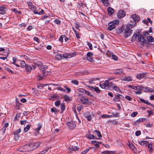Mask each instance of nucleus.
Instances as JSON below:
<instances>
[{
    "label": "nucleus",
    "instance_id": "64",
    "mask_svg": "<svg viewBox=\"0 0 154 154\" xmlns=\"http://www.w3.org/2000/svg\"><path fill=\"white\" fill-rule=\"evenodd\" d=\"M60 101L58 100V101L55 102V104L56 106L58 107L60 105Z\"/></svg>",
    "mask_w": 154,
    "mask_h": 154
},
{
    "label": "nucleus",
    "instance_id": "14",
    "mask_svg": "<svg viewBox=\"0 0 154 154\" xmlns=\"http://www.w3.org/2000/svg\"><path fill=\"white\" fill-rule=\"evenodd\" d=\"M12 60H13V63L14 65L17 67H20V66L18 64V63H19L20 62V60L17 59L14 57H13Z\"/></svg>",
    "mask_w": 154,
    "mask_h": 154
},
{
    "label": "nucleus",
    "instance_id": "31",
    "mask_svg": "<svg viewBox=\"0 0 154 154\" xmlns=\"http://www.w3.org/2000/svg\"><path fill=\"white\" fill-rule=\"evenodd\" d=\"M101 1L105 6H108L109 5V0H101Z\"/></svg>",
    "mask_w": 154,
    "mask_h": 154
},
{
    "label": "nucleus",
    "instance_id": "55",
    "mask_svg": "<svg viewBox=\"0 0 154 154\" xmlns=\"http://www.w3.org/2000/svg\"><path fill=\"white\" fill-rule=\"evenodd\" d=\"M71 149L73 151H76L79 150V148L77 146H72L71 148Z\"/></svg>",
    "mask_w": 154,
    "mask_h": 154
},
{
    "label": "nucleus",
    "instance_id": "38",
    "mask_svg": "<svg viewBox=\"0 0 154 154\" xmlns=\"http://www.w3.org/2000/svg\"><path fill=\"white\" fill-rule=\"evenodd\" d=\"M94 132L95 133L96 135L98 136L99 137H102V135L100 133V131L95 130L94 131Z\"/></svg>",
    "mask_w": 154,
    "mask_h": 154
},
{
    "label": "nucleus",
    "instance_id": "35",
    "mask_svg": "<svg viewBox=\"0 0 154 154\" xmlns=\"http://www.w3.org/2000/svg\"><path fill=\"white\" fill-rule=\"evenodd\" d=\"M64 101L66 102H68L71 100V98L69 96L66 95L64 96Z\"/></svg>",
    "mask_w": 154,
    "mask_h": 154
},
{
    "label": "nucleus",
    "instance_id": "63",
    "mask_svg": "<svg viewBox=\"0 0 154 154\" xmlns=\"http://www.w3.org/2000/svg\"><path fill=\"white\" fill-rule=\"evenodd\" d=\"M116 96L119 99L124 98V97L123 96L119 94H117L116 95Z\"/></svg>",
    "mask_w": 154,
    "mask_h": 154
},
{
    "label": "nucleus",
    "instance_id": "36",
    "mask_svg": "<svg viewBox=\"0 0 154 154\" xmlns=\"http://www.w3.org/2000/svg\"><path fill=\"white\" fill-rule=\"evenodd\" d=\"M87 137L89 139H99L100 138H97L93 134H89L88 136Z\"/></svg>",
    "mask_w": 154,
    "mask_h": 154
},
{
    "label": "nucleus",
    "instance_id": "28",
    "mask_svg": "<svg viewBox=\"0 0 154 154\" xmlns=\"http://www.w3.org/2000/svg\"><path fill=\"white\" fill-rule=\"evenodd\" d=\"M149 142L148 141L144 140L139 141H138V143L139 144L143 146L144 145L146 146Z\"/></svg>",
    "mask_w": 154,
    "mask_h": 154
},
{
    "label": "nucleus",
    "instance_id": "26",
    "mask_svg": "<svg viewBox=\"0 0 154 154\" xmlns=\"http://www.w3.org/2000/svg\"><path fill=\"white\" fill-rule=\"evenodd\" d=\"M76 91L81 93L80 94H85L86 90L84 88H79L76 90Z\"/></svg>",
    "mask_w": 154,
    "mask_h": 154
},
{
    "label": "nucleus",
    "instance_id": "47",
    "mask_svg": "<svg viewBox=\"0 0 154 154\" xmlns=\"http://www.w3.org/2000/svg\"><path fill=\"white\" fill-rule=\"evenodd\" d=\"M5 69L6 70L8 71L9 73L12 74H14V72L11 70L9 68L6 67L5 68Z\"/></svg>",
    "mask_w": 154,
    "mask_h": 154
},
{
    "label": "nucleus",
    "instance_id": "37",
    "mask_svg": "<svg viewBox=\"0 0 154 154\" xmlns=\"http://www.w3.org/2000/svg\"><path fill=\"white\" fill-rule=\"evenodd\" d=\"M30 125H27L24 128L23 131L25 133L27 132L29 130L30 128Z\"/></svg>",
    "mask_w": 154,
    "mask_h": 154
},
{
    "label": "nucleus",
    "instance_id": "51",
    "mask_svg": "<svg viewBox=\"0 0 154 154\" xmlns=\"http://www.w3.org/2000/svg\"><path fill=\"white\" fill-rule=\"evenodd\" d=\"M146 120V119L145 118H140L138 119V121L141 123L145 121Z\"/></svg>",
    "mask_w": 154,
    "mask_h": 154
},
{
    "label": "nucleus",
    "instance_id": "6",
    "mask_svg": "<svg viewBox=\"0 0 154 154\" xmlns=\"http://www.w3.org/2000/svg\"><path fill=\"white\" fill-rule=\"evenodd\" d=\"M126 13L124 10H120L119 11L117 14V17L119 18L120 19L125 17Z\"/></svg>",
    "mask_w": 154,
    "mask_h": 154
},
{
    "label": "nucleus",
    "instance_id": "50",
    "mask_svg": "<svg viewBox=\"0 0 154 154\" xmlns=\"http://www.w3.org/2000/svg\"><path fill=\"white\" fill-rule=\"evenodd\" d=\"M63 87L67 90V93H69L71 91V89L70 88L67 87L66 86L64 85Z\"/></svg>",
    "mask_w": 154,
    "mask_h": 154
},
{
    "label": "nucleus",
    "instance_id": "54",
    "mask_svg": "<svg viewBox=\"0 0 154 154\" xmlns=\"http://www.w3.org/2000/svg\"><path fill=\"white\" fill-rule=\"evenodd\" d=\"M87 59L89 61L92 62H94V60L91 57H87Z\"/></svg>",
    "mask_w": 154,
    "mask_h": 154
},
{
    "label": "nucleus",
    "instance_id": "27",
    "mask_svg": "<svg viewBox=\"0 0 154 154\" xmlns=\"http://www.w3.org/2000/svg\"><path fill=\"white\" fill-rule=\"evenodd\" d=\"M107 11L109 15H111L112 14L114 13V10L112 8L110 7H109L107 8Z\"/></svg>",
    "mask_w": 154,
    "mask_h": 154
},
{
    "label": "nucleus",
    "instance_id": "13",
    "mask_svg": "<svg viewBox=\"0 0 154 154\" xmlns=\"http://www.w3.org/2000/svg\"><path fill=\"white\" fill-rule=\"evenodd\" d=\"M38 127L36 128L35 130L34 134L36 136L39 133V131L41 129L42 127V125L40 123H38L37 124Z\"/></svg>",
    "mask_w": 154,
    "mask_h": 154
},
{
    "label": "nucleus",
    "instance_id": "22",
    "mask_svg": "<svg viewBox=\"0 0 154 154\" xmlns=\"http://www.w3.org/2000/svg\"><path fill=\"white\" fill-rule=\"evenodd\" d=\"M140 101L141 102H142V103H145L147 105H148L150 106H152L154 108V106L152 104L150 103L149 102L145 100H144L143 99H142V98L140 99Z\"/></svg>",
    "mask_w": 154,
    "mask_h": 154
},
{
    "label": "nucleus",
    "instance_id": "58",
    "mask_svg": "<svg viewBox=\"0 0 154 154\" xmlns=\"http://www.w3.org/2000/svg\"><path fill=\"white\" fill-rule=\"evenodd\" d=\"M125 98L129 101H131L132 100V97L128 95L126 96L125 97Z\"/></svg>",
    "mask_w": 154,
    "mask_h": 154
},
{
    "label": "nucleus",
    "instance_id": "18",
    "mask_svg": "<svg viewBox=\"0 0 154 154\" xmlns=\"http://www.w3.org/2000/svg\"><path fill=\"white\" fill-rule=\"evenodd\" d=\"M110 86L114 90L120 92L121 91L119 89V87L113 84L112 82H110Z\"/></svg>",
    "mask_w": 154,
    "mask_h": 154
},
{
    "label": "nucleus",
    "instance_id": "52",
    "mask_svg": "<svg viewBox=\"0 0 154 154\" xmlns=\"http://www.w3.org/2000/svg\"><path fill=\"white\" fill-rule=\"evenodd\" d=\"M71 82L72 84L78 85L79 84V82L76 80H72Z\"/></svg>",
    "mask_w": 154,
    "mask_h": 154
},
{
    "label": "nucleus",
    "instance_id": "8",
    "mask_svg": "<svg viewBox=\"0 0 154 154\" xmlns=\"http://www.w3.org/2000/svg\"><path fill=\"white\" fill-rule=\"evenodd\" d=\"M66 124L69 128L71 129L74 128L76 127V124L74 122H67Z\"/></svg>",
    "mask_w": 154,
    "mask_h": 154
},
{
    "label": "nucleus",
    "instance_id": "4",
    "mask_svg": "<svg viewBox=\"0 0 154 154\" xmlns=\"http://www.w3.org/2000/svg\"><path fill=\"white\" fill-rule=\"evenodd\" d=\"M100 87L103 89L108 88L110 86V84L109 80H106L103 83L100 84Z\"/></svg>",
    "mask_w": 154,
    "mask_h": 154
},
{
    "label": "nucleus",
    "instance_id": "41",
    "mask_svg": "<svg viewBox=\"0 0 154 154\" xmlns=\"http://www.w3.org/2000/svg\"><path fill=\"white\" fill-rule=\"evenodd\" d=\"M129 148L132 150H134L135 149V147L134 145L132 143H129Z\"/></svg>",
    "mask_w": 154,
    "mask_h": 154
},
{
    "label": "nucleus",
    "instance_id": "3",
    "mask_svg": "<svg viewBox=\"0 0 154 154\" xmlns=\"http://www.w3.org/2000/svg\"><path fill=\"white\" fill-rule=\"evenodd\" d=\"M48 68V66L46 65H42L39 67V69L41 71L43 72H44L43 73V74L45 76L46 75L49 74V72H45L47 70Z\"/></svg>",
    "mask_w": 154,
    "mask_h": 154
},
{
    "label": "nucleus",
    "instance_id": "24",
    "mask_svg": "<svg viewBox=\"0 0 154 154\" xmlns=\"http://www.w3.org/2000/svg\"><path fill=\"white\" fill-rule=\"evenodd\" d=\"M5 7L0 5V14H4L6 13L5 11Z\"/></svg>",
    "mask_w": 154,
    "mask_h": 154
},
{
    "label": "nucleus",
    "instance_id": "43",
    "mask_svg": "<svg viewBox=\"0 0 154 154\" xmlns=\"http://www.w3.org/2000/svg\"><path fill=\"white\" fill-rule=\"evenodd\" d=\"M60 108L61 109V111L62 112H63L65 110V105L64 103H62L60 104Z\"/></svg>",
    "mask_w": 154,
    "mask_h": 154
},
{
    "label": "nucleus",
    "instance_id": "21",
    "mask_svg": "<svg viewBox=\"0 0 154 154\" xmlns=\"http://www.w3.org/2000/svg\"><path fill=\"white\" fill-rule=\"evenodd\" d=\"M109 26L107 28V29L109 31L112 30L116 27L115 25L113 24L112 22H110L109 23Z\"/></svg>",
    "mask_w": 154,
    "mask_h": 154
},
{
    "label": "nucleus",
    "instance_id": "49",
    "mask_svg": "<svg viewBox=\"0 0 154 154\" xmlns=\"http://www.w3.org/2000/svg\"><path fill=\"white\" fill-rule=\"evenodd\" d=\"M65 37V35H61L59 38V40L60 42H63V38Z\"/></svg>",
    "mask_w": 154,
    "mask_h": 154
},
{
    "label": "nucleus",
    "instance_id": "62",
    "mask_svg": "<svg viewBox=\"0 0 154 154\" xmlns=\"http://www.w3.org/2000/svg\"><path fill=\"white\" fill-rule=\"evenodd\" d=\"M137 112H134L131 114V116L132 117H134L136 116L137 115Z\"/></svg>",
    "mask_w": 154,
    "mask_h": 154
},
{
    "label": "nucleus",
    "instance_id": "19",
    "mask_svg": "<svg viewBox=\"0 0 154 154\" xmlns=\"http://www.w3.org/2000/svg\"><path fill=\"white\" fill-rule=\"evenodd\" d=\"M29 8L33 11H35L36 9V7L32 4V3L31 2H29L27 3Z\"/></svg>",
    "mask_w": 154,
    "mask_h": 154
},
{
    "label": "nucleus",
    "instance_id": "40",
    "mask_svg": "<svg viewBox=\"0 0 154 154\" xmlns=\"http://www.w3.org/2000/svg\"><path fill=\"white\" fill-rule=\"evenodd\" d=\"M147 20H144L143 21V23H144L147 24L148 23H150L151 24H152V21L150 20V19L149 18H147Z\"/></svg>",
    "mask_w": 154,
    "mask_h": 154
},
{
    "label": "nucleus",
    "instance_id": "20",
    "mask_svg": "<svg viewBox=\"0 0 154 154\" xmlns=\"http://www.w3.org/2000/svg\"><path fill=\"white\" fill-rule=\"evenodd\" d=\"M122 81L126 82H131L133 79L130 76L124 77L122 79Z\"/></svg>",
    "mask_w": 154,
    "mask_h": 154
},
{
    "label": "nucleus",
    "instance_id": "48",
    "mask_svg": "<svg viewBox=\"0 0 154 154\" xmlns=\"http://www.w3.org/2000/svg\"><path fill=\"white\" fill-rule=\"evenodd\" d=\"M50 14H45V15L43 16L41 18V19L42 20H44V19L46 18H47L50 17Z\"/></svg>",
    "mask_w": 154,
    "mask_h": 154
},
{
    "label": "nucleus",
    "instance_id": "1",
    "mask_svg": "<svg viewBox=\"0 0 154 154\" xmlns=\"http://www.w3.org/2000/svg\"><path fill=\"white\" fill-rule=\"evenodd\" d=\"M133 27L132 24H128L126 26L122 25L119 28V32L121 33L123 32L125 38L129 37L132 33L133 30L131 29Z\"/></svg>",
    "mask_w": 154,
    "mask_h": 154
},
{
    "label": "nucleus",
    "instance_id": "11",
    "mask_svg": "<svg viewBox=\"0 0 154 154\" xmlns=\"http://www.w3.org/2000/svg\"><path fill=\"white\" fill-rule=\"evenodd\" d=\"M131 17L134 21L138 22L140 19V17L135 14H132Z\"/></svg>",
    "mask_w": 154,
    "mask_h": 154
},
{
    "label": "nucleus",
    "instance_id": "44",
    "mask_svg": "<svg viewBox=\"0 0 154 154\" xmlns=\"http://www.w3.org/2000/svg\"><path fill=\"white\" fill-rule=\"evenodd\" d=\"M54 22L58 25H60L61 24V21L58 19H56L54 20Z\"/></svg>",
    "mask_w": 154,
    "mask_h": 154
},
{
    "label": "nucleus",
    "instance_id": "45",
    "mask_svg": "<svg viewBox=\"0 0 154 154\" xmlns=\"http://www.w3.org/2000/svg\"><path fill=\"white\" fill-rule=\"evenodd\" d=\"M21 131V130L20 129L14 131V135H19V133H20Z\"/></svg>",
    "mask_w": 154,
    "mask_h": 154
},
{
    "label": "nucleus",
    "instance_id": "42",
    "mask_svg": "<svg viewBox=\"0 0 154 154\" xmlns=\"http://www.w3.org/2000/svg\"><path fill=\"white\" fill-rule=\"evenodd\" d=\"M49 149V147H46L41 151L40 153V154H45L48 150Z\"/></svg>",
    "mask_w": 154,
    "mask_h": 154
},
{
    "label": "nucleus",
    "instance_id": "12",
    "mask_svg": "<svg viewBox=\"0 0 154 154\" xmlns=\"http://www.w3.org/2000/svg\"><path fill=\"white\" fill-rule=\"evenodd\" d=\"M137 39L139 42L142 43H145L146 42V40L143 36L140 34L138 35Z\"/></svg>",
    "mask_w": 154,
    "mask_h": 154
},
{
    "label": "nucleus",
    "instance_id": "53",
    "mask_svg": "<svg viewBox=\"0 0 154 154\" xmlns=\"http://www.w3.org/2000/svg\"><path fill=\"white\" fill-rule=\"evenodd\" d=\"M147 112L148 113V116L149 117L151 115H152L154 113V112L152 110H148Z\"/></svg>",
    "mask_w": 154,
    "mask_h": 154
},
{
    "label": "nucleus",
    "instance_id": "39",
    "mask_svg": "<svg viewBox=\"0 0 154 154\" xmlns=\"http://www.w3.org/2000/svg\"><path fill=\"white\" fill-rule=\"evenodd\" d=\"M146 39L149 42H153V38L152 36H148L146 37Z\"/></svg>",
    "mask_w": 154,
    "mask_h": 154
},
{
    "label": "nucleus",
    "instance_id": "32",
    "mask_svg": "<svg viewBox=\"0 0 154 154\" xmlns=\"http://www.w3.org/2000/svg\"><path fill=\"white\" fill-rule=\"evenodd\" d=\"M20 64L22 68H24L26 66V65L27 64L26 63L25 61L24 60H22L21 61H20Z\"/></svg>",
    "mask_w": 154,
    "mask_h": 154
},
{
    "label": "nucleus",
    "instance_id": "16",
    "mask_svg": "<svg viewBox=\"0 0 154 154\" xmlns=\"http://www.w3.org/2000/svg\"><path fill=\"white\" fill-rule=\"evenodd\" d=\"M146 73H139L137 75V78L139 79H141L143 78L146 75Z\"/></svg>",
    "mask_w": 154,
    "mask_h": 154
},
{
    "label": "nucleus",
    "instance_id": "61",
    "mask_svg": "<svg viewBox=\"0 0 154 154\" xmlns=\"http://www.w3.org/2000/svg\"><path fill=\"white\" fill-rule=\"evenodd\" d=\"M57 89L58 90L64 92H66V90L65 89H63L62 88L60 87L57 88Z\"/></svg>",
    "mask_w": 154,
    "mask_h": 154
},
{
    "label": "nucleus",
    "instance_id": "59",
    "mask_svg": "<svg viewBox=\"0 0 154 154\" xmlns=\"http://www.w3.org/2000/svg\"><path fill=\"white\" fill-rule=\"evenodd\" d=\"M144 87L142 86L138 85L137 90L141 91L143 89L144 90Z\"/></svg>",
    "mask_w": 154,
    "mask_h": 154
},
{
    "label": "nucleus",
    "instance_id": "34",
    "mask_svg": "<svg viewBox=\"0 0 154 154\" xmlns=\"http://www.w3.org/2000/svg\"><path fill=\"white\" fill-rule=\"evenodd\" d=\"M123 72V70L122 69H117L115 70L114 72V73L116 74H120Z\"/></svg>",
    "mask_w": 154,
    "mask_h": 154
},
{
    "label": "nucleus",
    "instance_id": "25",
    "mask_svg": "<svg viewBox=\"0 0 154 154\" xmlns=\"http://www.w3.org/2000/svg\"><path fill=\"white\" fill-rule=\"evenodd\" d=\"M85 116V117L87 118L88 121H89L91 120L92 119L91 115L88 112L86 113Z\"/></svg>",
    "mask_w": 154,
    "mask_h": 154
},
{
    "label": "nucleus",
    "instance_id": "17",
    "mask_svg": "<svg viewBox=\"0 0 154 154\" xmlns=\"http://www.w3.org/2000/svg\"><path fill=\"white\" fill-rule=\"evenodd\" d=\"M87 87L90 88L91 90H94L97 93H100V92L101 90L97 87L87 86Z\"/></svg>",
    "mask_w": 154,
    "mask_h": 154
},
{
    "label": "nucleus",
    "instance_id": "23",
    "mask_svg": "<svg viewBox=\"0 0 154 154\" xmlns=\"http://www.w3.org/2000/svg\"><path fill=\"white\" fill-rule=\"evenodd\" d=\"M25 67V70L26 72L30 73L31 72L32 68L30 65L27 64Z\"/></svg>",
    "mask_w": 154,
    "mask_h": 154
},
{
    "label": "nucleus",
    "instance_id": "33",
    "mask_svg": "<svg viewBox=\"0 0 154 154\" xmlns=\"http://www.w3.org/2000/svg\"><path fill=\"white\" fill-rule=\"evenodd\" d=\"M114 152L113 151L107 150L101 152V154H113Z\"/></svg>",
    "mask_w": 154,
    "mask_h": 154
},
{
    "label": "nucleus",
    "instance_id": "56",
    "mask_svg": "<svg viewBox=\"0 0 154 154\" xmlns=\"http://www.w3.org/2000/svg\"><path fill=\"white\" fill-rule=\"evenodd\" d=\"M138 35L137 34H135L132 37V41H134L136 40V39L137 38H138Z\"/></svg>",
    "mask_w": 154,
    "mask_h": 154
},
{
    "label": "nucleus",
    "instance_id": "60",
    "mask_svg": "<svg viewBox=\"0 0 154 154\" xmlns=\"http://www.w3.org/2000/svg\"><path fill=\"white\" fill-rule=\"evenodd\" d=\"M33 29V27L32 26L29 25L27 26L26 29L28 31H30Z\"/></svg>",
    "mask_w": 154,
    "mask_h": 154
},
{
    "label": "nucleus",
    "instance_id": "5",
    "mask_svg": "<svg viewBox=\"0 0 154 154\" xmlns=\"http://www.w3.org/2000/svg\"><path fill=\"white\" fill-rule=\"evenodd\" d=\"M76 55V53L75 52L72 53H64L62 55L63 57L65 58H70L75 56Z\"/></svg>",
    "mask_w": 154,
    "mask_h": 154
},
{
    "label": "nucleus",
    "instance_id": "29",
    "mask_svg": "<svg viewBox=\"0 0 154 154\" xmlns=\"http://www.w3.org/2000/svg\"><path fill=\"white\" fill-rule=\"evenodd\" d=\"M147 147L150 152L151 153L153 150V148L152 147V145L151 143L149 142L147 144Z\"/></svg>",
    "mask_w": 154,
    "mask_h": 154
},
{
    "label": "nucleus",
    "instance_id": "46",
    "mask_svg": "<svg viewBox=\"0 0 154 154\" xmlns=\"http://www.w3.org/2000/svg\"><path fill=\"white\" fill-rule=\"evenodd\" d=\"M12 11L15 13H18L19 14H20L21 13V12L18 11L17 10L16 8L12 9Z\"/></svg>",
    "mask_w": 154,
    "mask_h": 154
},
{
    "label": "nucleus",
    "instance_id": "9",
    "mask_svg": "<svg viewBox=\"0 0 154 154\" xmlns=\"http://www.w3.org/2000/svg\"><path fill=\"white\" fill-rule=\"evenodd\" d=\"M26 145L21 146L18 148V150L21 152H28Z\"/></svg>",
    "mask_w": 154,
    "mask_h": 154
},
{
    "label": "nucleus",
    "instance_id": "30",
    "mask_svg": "<svg viewBox=\"0 0 154 154\" xmlns=\"http://www.w3.org/2000/svg\"><path fill=\"white\" fill-rule=\"evenodd\" d=\"M55 57L57 60H60L62 59V55L60 54H58L55 55Z\"/></svg>",
    "mask_w": 154,
    "mask_h": 154
},
{
    "label": "nucleus",
    "instance_id": "7",
    "mask_svg": "<svg viewBox=\"0 0 154 154\" xmlns=\"http://www.w3.org/2000/svg\"><path fill=\"white\" fill-rule=\"evenodd\" d=\"M78 99L83 104H86L88 103V99L84 97H78Z\"/></svg>",
    "mask_w": 154,
    "mask_h": 154
},
{
    "label": "nucleus",
    "instance_id": "57",
    "mask_svg": "<svg viewBox=\"0 0 154 154\" xmlns=\"http://www.w3.org/2000/svg\"><path fill=\"white\" fill-rule=\"evenodd\" d=\"M20 113H17L16 114L15 117L14 118V121H16L17 119V118L20 117Z\"/></svg>",
    "mask_w": 154,
    "mask_h": 154
},
{
    "label": "nucleus",
    "instance_id": "10",
    "mask_svg": "<svg viewBox=\"0 0 154 154\" xmlns=\"http://www.w3.org/2000/svg\"><path fill=\"white\" fill-rule=\"evenodd\" d=\"M33 13L35 14L40 15L44 14H45L44 11L41 8H39L38 10H37V11H34Z\"/></svg>",
    "mask_w": 154,
    "mask_h": 154
},
{
    "label": "nucleus",
    "instance_id": "15",
    "mask_svg": "<svg viewBox=\"0 0 154 154\" xmlns=\"http://www.w3.org/2000/svg\"><path fill=\"white\" fill-rule=\"evenodd\" d=\"M144 91L145 92L149 93L154 92V88H151L147 87H144Z\"/></svg>",
    "mask_w": 154,
    "mask_h": 154
},
{
    "label": "nucleus",
    "instance_id": "2",
    "mask_svg": "<svg viewBox=\"0 0 154 154\" xmlns=\"http://www.w3.org/2000/svg\"><path fill=\"white\" fill-rule=\"evenodd\" d=\"M28 150V151H31L38 147L39 146V143H32L26 144Z\"/></svg>",
    "mask_w": 154,
    "mask_h": 154
}]
</instances>
